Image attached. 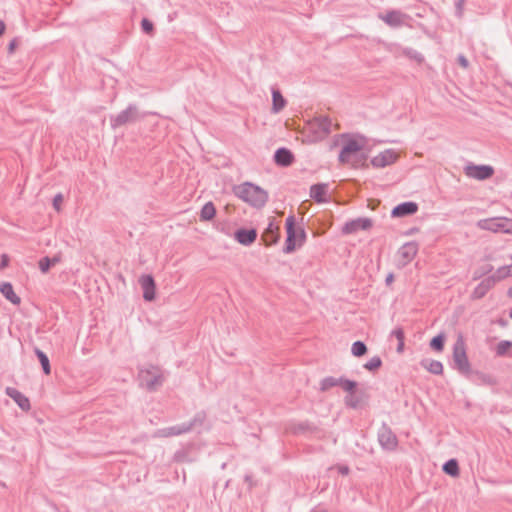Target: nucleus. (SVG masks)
I'll return each mask as SVG.
<instances>
[{
    "instance_id": "obj_45",
    "label": "nucleus",
    "mask_w": 512,
    "mask_h": 512,
    "mask_svg": "<svg viewBox=\"0 0 512 512\" xmlns=\"http://www.w3.org/2000/svg\"><path fill=\"white\" fill-rule=\"evenodd\" d=\"M464 3L465 0H458L456 2V13L458 17H461L463 15Z\"/></svg>"
},
{
    "instance_id": "obj_5",
    "label": "nucleus",
    "mask_w": 512,
    "mask_h": 512,
    "mask_svg": "<svg viewBox=\"0 0 512 512\" xmlns=\"http://www.w3.org/2000/svg\"><path fill=\"white\" fill-rule=\"evenodd\" d=\"M139 380L143 387L152 392L163 384L164 378L158 367L150 365L147 368L140 369Z\"/></svg>"
},
{
    "instance_id": "obj_2",
    "label": "nucleus",
    "mask_w": 512,
    "mask_h": 512,
    "mask_svg": "<svg viewBox=\"0 0 512 512\" xmlns=\"http://www.w3.org/2000/svg\"><path fill=\"white\" fill-rule=\"evenodd\" d=\"M374 146L373 140L354 134V168L368 166V157Z\"/></svg>"
},
{
    "instance_id": "obj_16",
    "label": "nucleus",
    "mask_w": 512,
    "mask_h": 512,
    "mask_svg": "<svg viewBox=\"0 0 512 512\" xmlns=\"http://www.w3.org/2000/svg\"><path fill=\"white\" fill-rule=\"evenodd\" d=\"M279 237V227L276 226L273 221H270L268 226L261 235V240L264 242L266 246H271L278 242Z\"/></svg>"
},
{
    "instance_id": "obj_34",
    "label": "nucleus",
    "mask_w": 512,
    "mask_h": 512,
    "mask_svg": "<svg viewBox=\"0 0 512 512\" xmlns=\"http://www.w3.org/2000/svg\"><path fill=\"white\" fill-rule=\"evenodd\" d=\"M372 220L367 217L358 218L354 220V230L356 229H362V230H368L372 227Z\"/></svg>"
},
{
    "instance_id": "obj_41",
    "label": "nucleus",
    "mask_w": 512,
    "mask_h": 512,
    "mask_svg": "<svg viewBox=\"0 0 512 512\" xmlns=\"http://www.w3.org/2000/svg\"><path fill=\"white\" fill-rule=\"evenodd\" d=\"M367 352V347L362 341L354 342V356H362Z\"/></svg>"
},
{
    "instance_id": "obj_23",
    "label": "nucleus",
    "mask_w": 512,
    "mask_h": 512,
    "mask_svg": "<svg viewBox=\"0 0 512 512\" xmlns=\"http://www.w3.org/2000/svg\"><path fill=\"white\" fill-rule=\"evenodd\" d=\"M0 292L12 304L18 305L21 302L20 297L14 292L13 286L10 282L0 283Z\"/></svg>"
},
{
    "instance_id": "obj_55",
    "label": "nucleus",
    "mask_w": 512,
    "mask_h": 512,
    "mask_svg": "<svg viewBox=\"0 0 512 512\" xmlns=\"http://www.w3.org/2000/svg\"><path fill=\"white\" fill-rule=\"evenodd\" d=\"M508 296L512 299V287L507 292Z\"/></svg>"
},
{
    "instance_id": "obj_35",
    "label": "nucleus",
    "mask_w": 512,
    "mask_h": 512,
    "mask_svg": "<svg viewBox=\"0 0 512 512\" xmlns=\"http://www.w3.org/2000/svg\"><path fill=\"white\" fill-rule=\"evenodd\" d=\"M444 341V335L439 334L430 341V347L437 352H441L444 348Z\"/></svg>"
},
{
    "instance_id": "obj_8",
    "label": "nucleus",
    "mask_w": 512,
    "mask_h": 512,
    "mask_svg": "<svg viewBox=\"0 0 512 512\" xmlns=\"http://www.w3.org/2000/svg\"><path fill=\"white\" fill-rule=\"evenodd\" d=\"M287 237L285 240V246L283 248V252L285 254H290L295 251L298 246V236H297V226L296 220L293 215L287 217L285 222Z\"/></svg>"
},
{
    "instance_id": "obj_42",
    "label": "nucleus",
    "mask_w": 512,
    "mask_h": 512,
    "mask_svg": "<svg viewBox=\"0 0 512 512\" xmlns=\"http://www.w3.org/2000/svg\"><path fill=\"white\" fill-rule=\"evenodd\" d=\"M298 247H301L306 240V232L303 227H297Z\"/></svg>"
},
{
    "instance_id": "obj_18",
    "label": "nucleus",
    "mask_w": 512,
    "mask_h": 512,
    "mask_svg": "<svg viewBox=\"0 0 512 512\" xmlns=\"http://www.w3.org/2000/svg\"><path fill=\"white\" fill-rule=\"evenodd\" d=\"M5 392L23 411H28L30 409L31 406L29 399L19 390L13 387H7Z\"/></svg>"
},
{
    "instance_id": "obj_33",
    "label": "nucleus",
    "mask_w": 512,
    "mask_h": 512,
    "mask_svg": "<svg viewBox=\"0 0 512 512\" xmlns=\"http://www.w3.org/2000/svg\"><path fill=\"white\" fill-rule=\"evenodd\" d=\"M381 366H382L381 358L379 356H374L363 365V368L372 373H375Z\"/></svg>"
},
{
    "instance_id": "obj_51",
    "label": "nucleus",
    "mask_w": 512,
    "mask_h": 512,
    "mask_svg": "<svg viewBox=\"0 0 512 512\" xmlns=\"http://www.w3.org/2000/svg\"><path fill=\"white\" fill-rule=\"evenodd\" d=\"M8 264H9V257H8V255L3 254L1 256L0 268H5L8 266Z\"/></svg>"
},
{
    "instance_id": "obj_56",
    "label": "nucleus",
    "mask_w": 512,
    "mask_h": 512,
    "mask_svg": "<svg viewBox=\"0 0 512 512\" xmlns=\"http://www.w3.org/2000/svg\"><path fill=\"white\" fill-rule=\"evenodd\" d=\"M510 317L512 318V310H511V312H510Z\"/></svg>"
},
{
    "instance_id": "obj_29",
    "label": "nucleus",
    "mask_w": 512,
    "mask_h": 512,
    "mask_svg": "<svg viewBox=\"0 0 512 512\" xmlns=\"http://www.w3.org/2000/svg\"><path fill=\"white\" fill-rule=\"evenodd\" d=\"M35 354L42 366L44 374L49 375L51 373V366L48 356L39 348H35Z\"/></svg>"
},
{
    "instance_id": "obj_22",
    "label": "nucleus",
    "mask_w": 512,
    "mask_h": 512,
    "mask_svg": "<svg viewBox=\"0 0 512 512\" xmlns=\"http://www.w3.org/2000/svg\"><path fill=\"white\" fill-rule=\"evenodd\" d=\"M418 252V245L414 242H409L404 244L399 249V256L404 261V263L410 262Z\"/></svg>"
},
{
    "instance_id": "obj_52",
    "label": "nucleus",
    "mask_w": 512,
    "mask_h": 512,
    "mask_svg": "<svg viewBox=\"0 0 512 512\" xmlns=\"http://www.w3.org/2000/svg\"><path fill=\"white\" fill-rule=\"evenodd\" d=\"M393 280H394V276H393V274L390 273V274L387 275L385 281H386L387 284H390V283L393 282Z\"/></svg>"
},
{
    "instance_id": "obj_49",
    "label": "nucleus",
    "mask_w": 512,
    "mask_h": 512,
    "mask_svg": "<svg viewBox=\"0 0 512 512\" xmlns=\"http://www.w3.org/2000/svg\"><path fill=\"white\" fill-rule=\"evenodd\" d=\"M457 60L463 68H468L469 62L464 55H459Z\"/></svg>"
},
{
    "instance_id": "obj_53",
    "label": "nucleus",
    "mask_w": 512,
    "mask_h": 512,
    "mask_svg": "<svg viewBox=\"0 0 512 512\" xmlns=\"http://www.w3.org/2000/svg\"><path fill=\"white\" fill-rule=\"evenodd\" d=\"M398 347H397V351L398 352H402L403 351V347H404V340L402 341H398Z\"/></svg>"
},
{
    "instance_id": "obj_37",
    "label": "nucleus",
    "mask_w": 512,
    "mask_h": 512,
    "mask_svg": "<svg viewBox=\"0 0 512 512\" xmlns=\"http://www.w3.org/2000/svg\"><path fill=\"white\" fill-rule=\"evenodd\" d=\"M313 427L308 422H301L293 427L294 434H303L307 431H313Z\"/></svg>"
},
{
    "instance_id": "obj_24",
    "label": "nucleus",
    "mask_w": 512,
    "mask_h": 512,
    "mask_svg": "<svg viewBox=\"0 0 512 512\" xmlns=\"http://www.w3.org/2000/svg\"><path fill=\"white\" fill-rule=\"evenodd\" d=\"M272 112L273 113H279L285 106H286V100L281 94L280 90L272 87Z\"/></svg>"
},
{
    "instance_id": "obj_7",
    "label": "nucleus",
    "mask_w": 512,
    "mask_h": 512,
    "mask_svg": "<svg viewBox=\"0 0 512 512\" xmlns=\"http://www.w3.org/2000/svg\"><path fill=\"white\" fill-rule=\"evenodd\" d=\"M477 226L482 230L512 233V220L505 217L481 219L477 222Z\"/></svg>"
},
{
    "instance_id": "obj_1",
    "label": "nucleus",
    "mask_w": 512,
    "mask_h": 512,
    "mask_svg": "<svg viewBox=\"0 0 512 512\" xmlns=\"http://www.w3.org/2000/svg\"><path fill=\"white\" fill-rule=\"evenodd\" d=\"M233 192L235 196L255 208H262L268 201V193L251 182L235 186Z\"/></svg>"
},
{
    "instance_id": "obj_36",
    "label": "nucleus",
    "mask_w": 512,
    "mask_h": 512,
    "mask_svg": "<svg viewBox=\"0 0 512 512\" xmlns=\"http://www.w3.org/2000/svg\"><path fill=\"white\" fill-rule=\"evenodd\" d=\"M339 378L335 377H326L321 381V390L326 391L332 387L338 386Z\"/></svg>"
},
{
    "instance_id": "obj_31",
    "label": "nucleus",
    "mask_w": 512,
    "mask_h": 512,
    "mask_svg": "<svg viewBox=\"0 0 512 512\" xmlns=\"http://www.w3.org/2000/svg\"><path fill=\"white\" fill-rule=\"evenodd\" d=\"M60 261V258L55 256L53 258H50L48 256H45L39 260V269L42 273H47L52 266H54L56 263Z\"/></svg>"
},
{
    "instance_id": "obj_39",
    "label": "nucleus",
    "mask_w": 512,
    "mask_h": 512,
    "mask_svg": "<svg viewBox=\"0 0 512 512\" xmlns=\"http://www.w3.org/2000/svg\"><path fill=\"white\" fill-rule=\"evenodd\" d=\"M512 343L506 340L500 341L496 347V353L499 356H503L511 348Z\"/></svg>"
},
{
    "instance_id": "obj_12",
    "label": "nucleus",
    "mask_w": 512,
    "mask_h": 512,
    "mask_svg": "<svg viewBox=\"0 0 512 512\" xmlns=\"http://www.w3.org/2000/svg\"><path fill=\"white\" fill-rule=\"evenodd\" d=\"M380 445L386 450H394L398 445V440L393 431L386 425H383L378 433Z\"/></svg>"
},
{
    "instance_id": "obj_9",
    "label": "nucleus",
    "mask_w": 512,
    "mask_h": 512,
    "mask_svg": "<svg viewBox=\"0 0 512 512\" xmlns=\"http://www.w3.org/2000/svg\"><path fill=\"white\" fill-rule=\"evenodd\" d=\"M464 173L467 177L476 180H486L493 176L494 169L490 165H475L469 163L464 167Z\"/></svg>"
},
{
    "instance_id": "obj_20",
    "label": "nucleus",
    "mask_w": 512,
    "mask_h": 512,
    "mask_svg": "<svg viewBox=\"0 0 512 512\" xmlns=\"http://www.w3.org/2000/svg\"><path fill=\"white\" fill-rule=\"evenodd\" d=\"M418 211V205L415 202H404L392 210L393 217H404L408 215H412Z\"/></svg>"
},
{
    "instance_id": "obj_21",
    "label": "nucleus",
    "mask_w": 512,
    "mask_h": 512,
    "mask_svg": "<svg viewBox=\"0 0 512 512\" xmlns=\"http://www.w3.org/2000/svg\"><path fill=\"white\" fill-rule=\"evenodd\" d=\"M328 184L317 183L310 187V197L317 203H325L327 201Z\"/></svg>"
},
{
    "instance_id": "obj_15",
    "label": "nucleus",
    "mask_w": 512,
    "mask_h": 512,
    "mask_svg": "<svg viewBox=\"0 0 512 512\" xmlns=\"http://www.w3.org/2000/svg\"><path fill=\"white\" fill-rule=\"evenodd\" d=\"M234 238L235 240L244 245V246H250L251 244H253L257 238V230L254 229V228H251V229H245V228H240V229H237L235 232H234Z\"/></svg>"
},
{
    "instance_id": "obj_27",
    "label": "nucleus",
    "mask_w": 512,
    "mask_h": 512,
    "mask_svg": "<svg viewBox=\"0 0 512 512\" xmlns=\"http://www.w3.org/2000/svg\"><path fill=\"white\" fill-rule=\"evenodd\" d=\"M216 215L215 205L209 201L205 203L200 211V220L201 221H210Z\"/></svg>"
},
{
    "instance_id": "obj_46",
    "label": "nucleus",
    "mask_w": 512,
    "mask_h": 512,
    "mask_svg": "<svg viewBox=\"0 0 512 512\" xmlns=\"http://www.w3.org/2000/svg\"><path fill=\"white\" fill-rule=\"evenodd\" d=\"M342 232L344 234L352 233V220H348L345 222L344 226L342 227Z\"/></svg>"
},
{
    "instance_id": "obj_11",
    "label": "nucleus",
    "mask_w": 512,
    "mask_h": 512,
    "mask_svg": "<svg viewBox=\"0 0 512 512\" xmlns=\"http://www.w3.org/2000/svg\"><path fill=\"white\" fill-rule=\"evenodd\" d=\"M379 18L388 26L398 28L405 24L409 16L399 10H390L385 14H380Z\"/></svg>"
},
{
    "instance_id": "obj_30",
    "label": "nucleus",
    "mask_w": 512,
    "mask_h": 512,
    "mask_svg": "<svg viewBox=\"0 0 512 512\" xmlns=\"http://www.w3.org/2000/svg\"><path fill=\"white\" fill-rule=\"evenodd\" d=\"M205 420H206L205 411H199L194 415V417L189 422H185V423H186V426H189V432H190L194 428L202 426L204 424Z\"/></svg>"
},
{
    "instance_id": "obj_38",
    "label": "nucleus",
    "mask_w": 512,
    "mask_h": 512,
    "mask_svg": "<svg viewBox=\"0 0 512 512\" xmlns=\"http://www.w3.org/2000/svg\"><path fill=\"white\" fill-rule=\"evenodd\" d=\"M141 29L145 34L153 35L154 33V24L147 18H143L141 20Z\"/></svg>"
},
{
    "instance_id": "obj_4",
    "label": "nucleus",
    "mask_w": 512,
    "mask_h": 512,
    "mask_svg": "<svg viewBox=\"0 0 512 512\" xmlns=\"http://www.w3.org/2000/svg\"><path fill=\"white\" fill-rule=\"evenodd\" d=\"M454 368L464 375L471 372L470 362L466 353V345L462 336H459L453 345Z\"/></svg>"
},
{
    "instance_id": "obj_14",
    "label": "nucleus",
    "mask_w": 512,
    "mask_h": 512,
    "mask_svg": "<svg viewBox=\"0 0 512 512\" xmlns=\"http://www.w3.org/2000/svg\"><path fill=\"white\" fill-rule=\"evenodd\" d=\"M499 280L496 279V275L493 274L490 277L483 279L473 290L471 294L472 299H481L487 292L495 285Z\"/></svg>"
},
{
    "instance_id": "obj_48",
    "label": "nucleus",
    "mask_w": 512,
    "mask_h": 512,
    "mask_svg": "<svg viewBox=\"0 0 512 512\" xmlns=\"http://www.w3.org/2000/svg\"><path fill=\"white\" fill-rule=\"evenodd\" d=\"M336 468L338 472L342 475H348L350 472V468L347 465H338Z\"/></svg>"
},
{
    "instance_id": "obj_10",
    "label": "nucleus",
    "mask_w": 512,
    "mask_h": 512,
    "mask_svg": "<svg viewBox=\"0 0 512 512\" xmlns=\"http://www.w3.org/2000/svg\"><path fill=\"white\" fill-rule=\"evenodd\" d=\"M399 154L393 149H386L371 159V164L375 168H384L397 161Z\"/></svg>"
},
{
    "instance_id": "obj_43",
    "label": "nucleus",
    "mask_w": 512,
    "mask_h": 512,
    "mask_svg": "<svg viewBox=\"0 0 512 512\" xmlns=\"http://www.w3.org/2000/svg\"><path fill=\"white\" fill-rule=\"evenodd\" d=\"M62 202L63 195L61 193L56 194L53 198V207L56 211H60Z\"/></svg>"
},
{
    "instance_id": "obj_26",
    "label": "nucleus",
    "mask_w": 512,
    "mask_h": 512,
    "mask_svg": "<svg viewBox=\"0 0 512 512\" xmlns=\"http://www.w3.org/2000/svg\"><path fill=\"white\" fill-rule=\"evenodd\" d=\"M421 365L434 375H441L443 373V364L437 360H422Z\"/></svg>"
},
{
    "instance_id": "obj_40",
    "label": "nucleus",
    "mask_w": 512,
    "mask_h": 512,
    "mask_svg": "<svg viewBox=\"0 0 512 512\" xmlns=\"http://www.w3.org/2000/svg\"><path fill=\"white\" fill-rule=\"evenodd\" d=\"M404 54L407 57H409L410 59H414L419 63H421L424 60L423 55L421 53L417 52L416 50L410 49V48L405 49Z\"/></svg>"
},
{
    "instance_id": "obj_44",
    "label": "nucleus",
    "mask_w": 512,
    "mask_h": 512,
    "mask_svg": "<svg viewBox=\"0 0 512 512\" xmlns=\"http://www.w3.org/2000/svg\"><path fill=\"white\" fill-rule=\"evenodd\" d=\"M245 483L248 484L249 489H252L257 485L256 481H254L253 476L251 474H246L244 477Z\"/></svg>"
},
{
    "instance_id": "obj_25",
    "label": "nucleus",
    "mask_w": 512,
    "mask_h": 512,
    "mask_svg": "<svg viewBox=\"0 0 512 512\" xmlns=\"http://www.w3.org/2000/svg\"><path fill=\"white\" fill-rule=\"evenodd\" d=\"M345 144L339 154L340 162H349L352 158V135L350 133L345 134Z\"/></svg>"
},
{
    "instance_id": "obj_28",
    "label": "nucleus",
    "mask_w": 512,
    "mask_h": 512,
    "mask_svg": "<svg viewBox=\"0 0 512 512\" xmlns=\"http://www.w3.org/2000/svg\"><path fill=\"white\" fill-rule=\"evenodd\" d=\"M344 391L347 392L345 397V404L347 407L352 408V380L339 378V384Z\"/></svg>"
},
{
    "instance_id": "obj_6",
    "label": "nucleus",
    "mask_w": 512,
    "mask_h": 512,
    "mask_svg": "<svg viewBox=\"0 0 512 512\" xmlns=\"http://www.w3.org/2000/svg\"><path fill=\"white\" fill-rule=\"evenodd\" d=\"M331 120L324 115H320L315 117L309 123V130L311 135V141H320L323 140L329 133L331 128Z\"/></svg>"
},
{
    "instance_id": "obj_54",
    "label": "nucleus",
    "mask_w": 512,
    "mask_h": 512,
    "mask_svg": "<svg viewBox=\"0 0 512 512\" xmlns=\"http://www.w3.org/2000/svg\"><path fill=\"white\" fill-rule=\"evenodd\" d=\"M5 30V24L3 21L0 20V36L4 33Z\"/></svg>"
},
{
    "instance_id": "obj_47",
    "label": "nucleus",
    "mask_w": 512,
    "mask_h": 512,
    "mask_svg": "<svg viewBox=\"0 0 512 512\" xmlns=\"http://www.w3.org/2000/svg\"><path fill=\"white\" fill-rule=\"evenodd\" d=\"M392 335L395 336L398 341L404 340V332L400 328L393 330Z\"/></svg>"
},
{
    "instance_id": "obj_3",
    "label": "nucleus",
    "mask_w": 512,
    "mask_h": 512,
    "mask_svg": "<svg viewBox=\"0 0 512 512\" xmlns=\"http://www.w3.org/2000/svg\"><path fill=\"white\" fill-rule=\"evenodd\" d=\"M149 113H141L135 104H129L126 109L121 111L115 116H110V124L113 129L124 126L129 123H134L140 119L145 118Z\"/></svg>"
},
{
    "instance_id": "obj_32",
    "label": "nucleus",
    "mask_w": 512,
    "mask_h": 512,
    "mask_svg": "<svg viewBox=\"0 0 512 512\" xmlns=\"http://www.w3.org/2000/svg\"><path fill=\"white\" fill-rule=\"evenodd\" d=\"M443 470L446 474L450 476H458L459 475V466L458 462L455 459L448 460L443 465Z\"/></svg>"
},
{
    "instance_id": "obj_17",
    "label": "nucleus",
    "mask_w": 512,
    "mask_h": 512,
    "mask_svg": "<svg viewBox=\"0 0 512 512\" xmlns=\"http://www.w3.org/2000/svg\"><path fill=\"white\" fill-rule=\"evenodd\" d=\"M294 160L293 153L285 147L278 148L274 153V161L278 166L288 167L292 165Z\"/></svg>"
},
{
    "instance_id": "obj_50",
    "label": "nucleus",
    "mask_w": 512,
    "mask_h": 512,
    "mask_svg": "<svg viewBox=\"0 0 512 512\" xmlns=\"http://www.w3.org/2000/svg\"><path fill=\"white\" fill-rule=\"evenodd\" d=\"M17 45H18V41H17V39H16V38H15V39H13V40L9 43V45H8V52H9V54L14 53V51H15V49H16V47H17Z\"/></svg>"
},
{
    "instance_id": "obj_13",
    "label": "nucleus",
    "mask_w": 512,
    "mask_h": 512,
    "mask_svg": "<svg viewBox=\"0 0 512 512\" xmlns=\"http://www.w3.org/2000/svg\"><path fill=\"white\" fill-rule=\"evenodd\" d=\"M139 284L143 290L145 301H153L156 295V284L152 275L144 274L139 278Z\"/></svg>"
},
{
    "instance_id": "obj_19",
    "label": "nucleus",
    "mask_w": 512,
    "mask_h": 512,
    "mask_svg": "<svg viewBox=\"0 0 512 512\" xmlns=\"http://www.w3.org/2000/svg\"><path fill=\"white\" fill-rule=\"evenodd\" d=\"M189 432V426L186 423L177 424L170 427H165L157 431L159 437H172L179 436Z\"/></svg>"
}]
</instances>
